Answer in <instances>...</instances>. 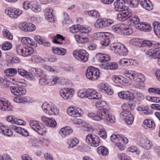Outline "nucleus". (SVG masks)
Returning a JSON list of instances; mask_svg holds the SVG:
<instances>
[{
    "label": "nucleus",
    "mask_w": 160,
    "mask_h": 160,
    "mask_svg": "<svg viewBox=\"0 0 160 160\" xmlns=\"http://www.w3.org/2000/svg\"><path fill=\"white\" fill-rule=\"evenodd\" d=\"M96 106L98 109L96 113L93 112H90L88 114V117L92 119H94L98 116H100L99 113L102 112L105 110H108V106L106 102L103 101H99L96 103Z\"/></svg>",
    "instance_id": "1"
},
{
    "label": "nucleus",
    "mask_w": 160,
    "mask_h": 160,
    "mask_svg": "<svg viewBox=\"0 0 160 160\" xmlns=\"http://www.w3.org/2000/svg\"><path fill=\"white\" fill-rule=\"evenodd\" d=\"M122 112L121 113V117L124 118L128 125H131L133 123V115L131 112L128 111L130 108L129 105L124 103L122 106Z\"/></svg>",
    "instance_id": "2"
},
{
    "label": "nucleus",
    "mask_w": 160,
    "mask_h": 160,
    "mask_svg": "<svg viewBox=\"0 0 160 160\" xmlns=\"http://www.w3.org/2000/svg\"><path fill=\"white\" fill-rule=\"evenodd\" d=\"M124 74L130 79L138 82H143L145 80V77L142 74L133 70H125L124 72Z\"/></svg>",
    "instance_id": "3"
},
{
    "label": "nucleus",
    "mask_w": 160,
    "mask_h": 160,
    "mask_svg": "<svg viewBox=\"0 0 160 160\" xmlns=\"http://www.w3.org/2000/svg\"><path fill=\"white\" fill-rule=\"evenodd\" d=\"M99 114L100 115V116L93 120L98 121L103 120L107 122H109L112 123L115 122V118L114 116L113 115L110 114L109 110H105L104 112L102 113L100 112Z\"/></svg>",
    "instance_id": "4"
},
{
    "label": "nucleus",
    "mask_w": 160,
    "mask_h": 160,
    "mask_svg": "<svg viewBox=\"0 0 160 160\" xmlns=\"http://www.w3.org/2000/svg\"><path fill=\"white\" fill-rule=\"evenodd\" d=\"M42 107L43 111L49 115H57L59 113V109L56 106L47 102L43 103Z\"/></svg>",
    "instance_id": "5"
},
{
    "label": "nucleus",
    "mask_w": 160,
    "mask_h": 160,
    "mask_svg": "<svg viewBox=\"0 0 160 160\" xmlns=\"http://www.w3.org/2000/svg\"><path fill=\"white\" fill-rule=\"evenodd\" d=\"M86 75L87 78L92 80L97 79L100 76L99 70L92 66H90L87 69Z\"/></svg>",
    "instance_id": "6"
},
{
    "label": "nucleus",
    "mask_w": 160,
    "mask_h": 160,
    "mask_svg": "<svg viewBox=\"0 0 160 160\" xmlns=\"http://www.w3.org/2000/svg\"><path fill=\"white\" fill-rule=\"evenodd\" d=\"M16 49L19 55L24 57L31 55L33 52V48L29 47H24L22 44L17 45Z\"/></svg>",
    "instance_id": "7"
},
{
    "label": "nucleus",
    "mask_w": 160,
    "mask_h": 160,
    "mask_svg": "<svg viewBox=\"0 0 160 160\" xmlns=\"http://www.w3.org/2000/svg\"><path fill=\"white\" fill-rule=\"evenodd\" d=\"M73 54L77 59L83 62H86L88 58V53L83 49L75 50L73 52Z\"/></svg>",
    "instance_id": "8"
},
{
    "label": "nucleus",
    "mask_w": 160,
    "mask_h": 160,
    "mask_svg": "<svg viewBox=\"0 0 160 160\" xmlns=\"http://www.w3.org/2000/svg\"><path fill=\"white\" fill-rule=\"evenodd\" d=\"M112 20L110 19L100 18L98 19L95 22L94 25L97 28L108 27L113 23Z\"/></svg>",
    "instance_id": "9"
},
{
    "label": "nucleus",
    "mask_w": 160,
    "mask_h": 160,
    "mask_svg": "<svg viewBox=\"0 0 160 160\" xmlns=\"http://www.w3.org/2000/svg\"><path fill=\"white\" fill-rule=\"evenodd\" d=\"M132 15V12L129 9L128 7H125L124 9L118 14L117 19L120 21H124L131 17Z\"/></svg>",
    "instance_id": "10"
},
{
    "label": "nucleus",
    "mask_w": 160,
    "mask_h": 160,
    "mask_svg": "<svg viewBox=\"0 0 160 160\" xmlns=\"http://www.w3.org/2000/svg\"><path fill=\"white\" fill-rule=\"evenodd\" d=\"M67 112L70 116L75 118L79 117L83 114V112L82 109L77 107H69L67 109Z\"/></svg>",
    "instance_id": "11"
},
{
    "label": "nucleus",
    "mask_w": 160,
    "mask_h": 160,
    "mask_svg": "<svg viewBox=\"0 0 160 160\" xmlns=\"http://www.w3.org/2000/svg\"><path fill=\"white\" fill-rule=\"evenodd\" d=\"M29 125L33 129L39 134H42L43 132H45L44 127L42 125L40 126L38 121H31L29 122Z\"/></svg>",
    "instance_id": "12"
},
{
    "label": "nucleus",
    "mask_w": 160,
    "mask_h": 160,
    "mask_svg": "<svg viewBox=\"0 0 160 160\" xmlns=\"http://www.w3.org/2000/svg\"><path fill=\"white\" fill-rule=\"evenodd\" d=\"M19 27L21 30L25 32H32L36 29V27L34 25L26 22L21 23Z\"/></svg>",
    "instance_id": "13"
},
{
    "label": "nucleus",
    "mask_w": 160,
    "mask_h": 160,
    "mask_svg": "<svg viewBox=\"0 0 160 160\" xmlns=\"http://www.w3.org/2000/svg\"><path fill=\"white\" fill-rule=\"evenodd\" d=\"M5 13L9 17L12 18H16L22 13V11L18 9L8 8L5 9Z\"/></svg>",
    "instance_id": "14"
},
{
    "label": "nucleus",
    "mask_w": 160,
    "mask_h": 160,
    "mask_svg": "<svg viewBox=\"0 0 160 160\" xmlns=\"http://www.w3.org/2000/svg\"><path fill=\"white\" fill-rule=\"evenodd\" d=\"M60 94L64 99H67L71 98L74 94V90L71 88H63L60 91Z\"/></svg>",
    "instance_id": "15"
},
{
    "label": "nucleus",
    "mask_w": 160,
    "mask_h": 160,
    "mask_svg": "<svg viewBox=\"0 0 160 160\" xmlns=\"http://www.w3.org/2000/svg\"><path fill=\"white\" fill-rule=\"evenodd\" d=\"M10 90L12 94L17 96L25 95L26 92L25 88L16 86L10 87Z\"/></svg>",
    "instance_id": "16"
},
{
    "label": "nucleus",
    "mask_w": 160,
    "mask_h": 160,
    "mask_svg": "<svg viewBox=\"0 0 160 160\" xmlns=\"http://www.w3.org/2000/svg\"><path fill=\"white\" fill-rule=\"evenodd\" d=\"M87 98L90 99H98L101 98V95L93 89L87 90Z\"/></svg>",
    "instance_id": "17"
},
{
    "label": "nucleus",
    "mask_w": 160,
    "mask_h": 160,
    "mask_svg": "<svg viewBox=\"0 0 160 160\" xmlns=\"http://www.w3.org/2000/svg\"><path fill=\"white\" fill-rule=\"evenodd\" d=\"M118 96L120 98L128 100H133L134 98L133 93L128 91H122L118 93Z\"/></svg>",
    "instance_id": "18"
},
{
    "label": "nucleus",
    "mask_w": 160,
    "mask_h": 160,
    "mask_svg": "<svg viewBox=\"0 0 160 160\" xmlns=\"http://www.w3.org/2000/svg\"><path fill=\"white\" fill-rule=\"evenodd\" d=\"M114 9L116 11L120 12L124 9L125 5V2L123 0H117L114 3Z\"/></svg>",
    "instance_id": "19"
},
{
    "label": "nucleus",
    "mask_w": 160,
    "mask_h": 160,
    "mask_svg": "<svg viewBox=\"0 0 160 160\" xmlns=\"http://www.w3.org/2000/svg\"><path fill=\"white\" fill-rule=\"evenodd\" d=\"M17 72H18L19 75L24 77H25L28 80L33 81L35 80V77L32 74L28 72L27 71L24 69L18 68Z\"/></svg>",
    "instance_id": "20"
},
{
    "label": "nucleus",
    "mask_w": 160,
    "mask_h": 160,
    "mask_svg": "<svg viewBox=\"0 0 160 160\" xmlns=\"http://www.w3.org/2000/svg\"><path fill=\"white\" fill-rule=\"evenodd\" d=\"M146 54L151 58L158 59L160 57V50L150 49L147 51Z\"/></svg>",
    "instance_id": "21"
},
{
    "label": "nucleus",
    "mask_w": 160,
    "mask_h": 160,
    "mask_svg": "<svg viewBox=\"0 0 160 160\" xmlns=\"http://www.w3.org/2000/svg\"><path fill=\"white\" fill-rule=\"evenodd\" d=\"M0 132L3 135L8 136H11L13 134L12 130L8 127L4 125L1 122H0Z\"/></svg>",
    "instance_id": "22"
},
{
    "label": "nucleus",
    "mask_w": 160,
    "mask_h": 160,
    "mask_svg": "<svg viewBox=\"0 0 160 160\" xmlns=\"http://www.w3.org/2000/svg\"><path fill=\"white\" fill-rule=\"evenodd\" d=\"M125 28V25L121 23L115 24L112 26V31L114 32L123 35V32Z\"/></svg>",
    "instance_id": "23"
},
{
    "label": "nucleus",
    "mask_w": 160,
    "mask_h": 160,
    "mask_svg": "<svg viewBox=\"0 0 160 160\" xmlns=\"http://www.w3.org/2000/svg\"><path fill=\"white\" fill-rule=\"evenodd\" d=\"M112 80L116 83H121L124 84L128 82V79L121 76L114 75L112 77Z\"/></svg>",
    "instance_id": "24"
},
{
    "label": "nucleus",
    "mask_w": 160,
    "mask_h": 160,
    "mask_svg": "<svg viewBox=\"0 0 160 160\" xmlns=\"http://www.w3.org/2000/svg\"><path fill=\"white\" fill-rule=\"evenodd\" d=\"M139 1L140 5L143 8L149 11L153 9L152 3L149 0H139Z\"/></svg>",
    "instance_id": "25"
},
{
    "label": "nucleus",
    "mask_w": 160,
    "mask_h": 160,
    "mask_svg": "<svg viewBox=\"0 0 160 160\" xmlns=\"http://www.w3.org/2000/svg\"><path fill=\"white\" fill-rule=\"evenodd\" d=\"M98 87L100 91L104 92H106L109 95H112L113 93V91L107 84L101 83L99 85Z\"/></svg>",
    "instance_id": "26"
},
{
    "label": "nucleus",
    "mask_w": 160,
    "mask_h": 160,
    "mask_svg": "<svg viewBox=\"0 0 160 160\" xmlns=\"http://www.w3.org/2000/svg\"><path fill=\"white\" fill-rule=\"evenodd\" d=\"M53 9L49 8L47 9L46 11V18L49 22H54L55 21V16H53Z\"/></svg>",
    "instance_id": "27"
},
{
    "label": "nucleus",
    "mask_w": 160,
    "mask_h": 160,
    "mask_svg": "<svg viewBox=\"0 0 160 160\" xmlns=\"http://www.w3.org/2000/svg\"><path fill=\"white\" fill-rule=\"evenodd\" d=\"M96 58L100 62H105L110 60V57L107 54L98 53L96 55Z\"/></svg>",
    "instance_id": "28"
},
{
    "label": "nucleus",
    "mask_w": 160,
    "mask_h": 160,
    "mask_svg": "<svg viewBox=\"0 0 160 160\" xmlns=\"http://www.w3.org/2000/svg\"><path fill=\"white\" fill-rule=\"evenodd\" d=\"M11 128L15 132L19 133L24 136L27 137L29 135V133L27 130L20 127L14 126L11 125Z\"/></svg>",
    "instance_id": "29"
},
{
    "label": "nucleus",
    "mask_w": 160,
    "mask_h": 160,
    "mask_svg": "<svg viewBox=\"0 0 160 160\" xmlns=\"http://www.w3.org/2000/svg\"><path fill=\"white\" fill-rule=\"evenodd\" d=\"M72 129L70 127H66L61 128L59 131V133L63 138L65 137L68 134L72 132Z\"/></svg>",
    "instance_id": "30"
},
{
    "label": "nucleus",
    "mask_w": 160,
    "mask_h": 160,
    "mask_svg": "<svg viewBox=\"0 0 160 160\" xmlns=\"http://www.w3.org/2000/svg\"><path fill=\"white\" fill-rule=\"evenodd\" d=\"M52 51L54 53L61 56L65 55L67 52L66 49L61 48L53 47L52 48Z\"/></svg>",
    "instance_id": "31"
},
{
    "label": "nucleus",
    "mask_w": 160,
    "mask_h": 160,
    "mask_svg": "<svg viewBox=\"0 0 160 160\" xmlns=\"http://www.w3.org/2000/svg\"><path fill=\"white\" fill-rule=\"evenodd\" d=\"M130 24L134 25L135 27L137 28L138 27L141 22H140V19L137 16H134L129 20Z\"/></svg>",
    "instance_id": "32"
},
{
    "label": "nucleus",
    "mask_w": 160,
    "mask_h": 160,
    "mask_svg": "<svg viewBox=\"0 0 160 160\" xmlns=\"http://www.w3.org/2000/svg\"><path fill=\"white\" fill-rule=\"evenodd\" d=\"M134 63V61L132 59L123 58L119 61V64L123 66L132 65Z\"/></svg>",
    "instance_id": "33"
},
{
    "label": "nucleus",
    "mask_w": 160,
    "mask_h": 160,
    "mask_svg": "<svg viewBox=\"0 0 160 160\" xmlns=\"http://www.w3.org/2000/svg\"><path fill=\"white\" fill-rule=\"evenodd\" d=\"M137 29L145 32H149L151 30L152 28L150 25L148 23L141 22L140 24Z\"/></svg>",
    "instance_id": "34"
},
{
    "label": "nucleus",
    "mask_w": 160,
    "mask_h": 160,
    "mask_svg": "<svg viewBox=\"0 0 160 160\" xmlns=\"http://www.w3.org/2000/svg\"><path fill=\"white\" fill-rule=\"evenodd\" d=\"M122 44L121 43H116L112 44L110 46L111 50L115 53L119 54L121 52L120 49Z\"/></svg>",
    "instance_id": "35"
},
{
    "label": "nucleus",
    "mask_w": 160,
    "mask_h": 160,
    "mask_svg": "<svg viewBox=\"0 0 160 160\" xmlns=\"http://www.w3.org/2000/svg\"><path fill=\"white\" fill-rule=\"evenodd\" d=\"M153 28L156 35L160 38V23L157 22H153Z\"/></svg>",
    "instance_id": "36"
},
{
    "label": "nucleus",
    "mask_w": 160,
    "mask_h": 160,
    "mask_svg": "<svg viewBox=\"0 0 160 160\" xmlns=\"http://www.w3.org/2000/svg\"><path fill=\"white\" fill-rule=\"evenodd\" d=\"M144 125L151 129H153L155 127L154 121L151 119H146L143 122Z\"/></svg>",
    "instance_id": "37"
},
{
    "label": "nucleus",
    "mask_w": 160,
    "mask_h": 160,
    "mask_svg": "<svg viewBox=\"0 0 160 160\" xmlns=\"http://www.w3.org/2000/svg\"><path fill=\"white\" fill-rule=\"evenodd\" d=\"M4 72L7 76L12 77L17 74V70L16 69L10 68L5 70Z\"/></svg>",
    "instance_id": "38"
},
{
    "label": "nucleus",
    "mask_w": 160,
    "mask_h": 160,
    "mask_svg": "<svg viewBox=\"0 0 160 160\" xmlns=\"http://www.w3.org/2000/svg\"><path fill=\"white\" fill-rule=\"evenodd\" d=\"M48 78V85L49 86L54 85L59 81V79L58 77L55 76L49 77Z\"/></svg>",
    "instance_id": "39"
},
{
    "label": "nucleus",
    "mask_w": 160,
    "mask_h": 160,
    "mask_svg": "<svg viewBox=\"0 0 160 160\" xmlns=\"http://www.w3.org/2000/svg\"><path fill=\"white\" fill-rule=\"evenodd\" d=\"M21 42L25 44H29L33 46H36L37 44L33 42V40L27 37H23L21 40Z\"/></svg>",
    "instance_id": "40"
},
{
    "label": "nucleus",
    "mask_w": 160,
    "mask_h": 160,
    "mask_svg": "<svg viewBox=\"0 0 160 160\" xmlns=\"http://www.w3.org/2000/svg\"><path fill=\"white\" fill-rule=\"evenodd\" d=\"M110 33L107 32H97L94 33L93 37L95 39H99L105 36H109Z\"/></svg>",
    "instance_id": "41"
},
{
    "label": "nucleus",
    "mask_w": 160,
    "mask_h": 160,
    "mask_svg": "<svg viewBox=\"0 0 160 160\" xmlns=\"http://www.w3.org/2000/svg\"><path fill=\"white\" fill-rule=\"evenodd\" d=\"M130 43L133 45L138 47H142V41L137 38H133L130 41Z\"/></svg>",
    "instance_id": "42"
},
{
    "label": "nucleus",
    "mask_w": 160,
    "mask_h": 160,
    "mask_svg": "<svg viewBox=\"0 0 160 160\" xmlns=\"http://www.w3.org/2000/svg\"><path fill=\"white\" fill-rule=\"evenodd\" d=\"M64 40V38L60 34H58L53 38L52 41L53 43L62 44V42L61 41Z\"/></svg>",
    "instance_id": "43"
},
{
    "label": "nucleus",
    "mask_w": 160,
    "mask_h": 160,
    "mask_svg": "<svg viewBox=\"0 0 160 160\" xmlns=\"http://www.w3.org/2000/svg\"><path fill=\"white\" fill-rule=\"evenodd\" d=\"M97 152L98 153L102 155H107L108 153V149L104 147L101 146L98 148Z\"/></svg>",
    "instance_id": "44"
},
{
    "label": "nucleus",
    "mask_w": 160,
    "mask_h": 160,
    "mask_svg": "<svg viewBox=\"0 0 160 160\" xmlns=\"http://www.w3.org/2000/svg\"><path fill=\"white\" fill-rule=\"evenodd\" d=\"M85 13L86 14H88L92 17L95 18L99 17V14L97 11L95 10L86 11Z\"/></svg>",
    "instance_id": "45"
},
{
    "label": "nucleus",
    "mask_w": 160,
    "mask_h": 160,
    "mask_svg": "<svg viewBox=\"0 0 160 160\" xmlns=\"http://www.w3.org/2000/svg\"><path fill=\"white\" fill-rule=\"evenodd\" d=\"M12 47V43L8 41H6L1 46V48L3 50L7 51L10 50Z\"/></svg>",
    "instance_id": "46"
},
{
    "label": "nucleus",
    "mask_w": 160,
    "mask_h": 160,
    "mask_svg": "<svg viewBox=\"0 0 160 160\" xmlns=\"http://www.w3.org/2000/svg\"><path fill=\"white\" fill-rule=\"evenodd\" d=\"M67 143L69 146L72 148L75 147L78 144L79 141L77 138H74L68 140Z\"/></svg>",
    "instance_id": "47"
},
{
    "label": "nucleus",
    "mask_w": 160,
    "mask_h": 160,
    "mask_svg": "<svg viewBox=\"0 0 160 160\" xmlns=\"http://www.w3.org/2000/svg\"><path fill=\"white\" fill-rule=\"evenodd\" d=\"M74 37L77 42L81 44H83L87 41L86 38L78 34H76L74 36Z\"/></svg>",
    "instance_id": "48"
},
{
    "label": "nucleus",
    "mask_w": 160,
    "mask_h": 160,
    "mask_svg": "<svg viewBox=\"0 0 160 160\" xmlns=\"http://www.w3.org/2000/svg\"><path fill=\"white\" fill-rule=\"evenodd\" d=\"M118 67L117 63L115 62H111L104 66V68L107 69H116Z\"/></svg>",
    "instance_id": "49"
},
{
    "label": "nucleus",
    "mask_w": 160,
    "mask_h": 160,
    "mask_svg": "<svg viewBox=\"0 0 160 160\" xmlns=\"http://www.w3.org/2000/svg\"><path fill=\"white\" fill-rule=\"evenodd\" d=\"M78 96L81 98H87V90L81 89L77 92Z\"/></svg>",
    "instance_id": "50"
},
{
    "label": "nucleus",
    "mask_w": 160,
    "mask_h": 160,
    "mask_svg": "<svg viewBox=\"0 0 160 160\" xmlns=\"http://www.w3.org/2000/svg\"><path fill=\"white\" fill-rule=\"evenodd\" d=\"M3 36L7 39L9 40H12L13 38L12 34L7 29H4L2 31Z\"/></svg>",
    "instance_id": "51"
},
{
    "label": "nucleus",
    "mask_w": 160,
    "mask_h": 160,
    "mask_svg": "<svg viewBox=\"0 0 160 160\" xmlns=\"http://www.w3.org/2000/svg\"><path fill=\"white\" fill-rule=\"evenodd\" d=\"M95 135L91 134H88L86 137V142L89 145H91V144H92V140L94 138Z\"/></svg>",
    "instance_id": "52"
},
{
    "label": "nucleus",
    "mask_w": 160,
    "mask_h": 160,
    "mask_svg": "<svg viewBox=\"0 0 160 160\" xmlns=\"http://www.w3.org/2000/svg\"><path fill=\"white\" fill-rule=\"evenodd\" d=\"M81 28V25L79 24L74 25L70 27V31L72 33H76L80 31Z\"/></svg>",
    "instance_id": "53"
},
{
    "label": "nucleus",
    "mask_w": 160,
    "mask_h": 160,
    "mask_svg": "<svg viewBox=\"0 0 160 160\" xmlns=\"http://www.w3.org/2000/svg\"><path fill=\"white\" fill-rule=\"evenodd\" d=\"M31 6L32 11L35 12H39L41 10L40 6L39 5L37 4L36 2H33Z\"/></svg>",
    "instance_id": "54"
},
{
    "label": "nucleus",
    "mask_w": 160,
    "mask_h": 160,
    "mask_svg": "<svg viewBox=\"0 0 160 160\" xmlns=\"http://www.w3.org/2000/svg\"><path fill=\"white\" fill-rule=\"evenodd\" d=\"M46 126L50 127H54L57 125L56 122L52 118H49Z\"/></svg>",
    "instance_id": "55"
},
{
    "label": "nucleus",
    "mask_w": 160,
    "mask_h": 160,
    "mask_svg": "<svg viewBox=\"0 0 160 160\" xmlns=\"http://www.w3.org/2000/svg\"><path fill=\"white\" fill-rule=\"evenodd\" d=\"M48 78L44 76L39 79V83L42 85H48Z\"/></svg>",
    "instance_id": "56"
},
{
    "label": "nucleus",
    "mask_w": 160,
    "mask_h": 160,
    "mask_svg": "<svg viewBox=\"0 0 160 160\" xmlns=\"http://www.w3.org/2000/svg\"><path fill=\"white\" fill-rule=\"evenodd\" d=\"M108 36H105L101 41V43L103 46H107L110 44V41Z\"/></svg>",
    "instance_id": "57"
},
{
    "label": "nucleus",
    "mask_w": 160,
    "mask_h": 160,
    "mask_svg": "<svg viewBox=\"0 0 160 160\" xmlns=\"http://www.w3.org/2000/svg\"><path fill=\"white\" fill-rule=\"evenodd\" d=\"M117 157L120 160H130V157L123 153H119L117 154Z\"/></svg>",
    "instance_id": "58"
},
{
    "label": "nucleus",
    "mask_w": 160,
    "mask_h": 160,
    "mask_svg": "<svg viewBox=\"0 0 160 160\" xmlns=\"http://www.w3.org/2000/svg\"><path fill=\"white\" fill-rule=\"evenodd\" d=\"M80 31L83 33H88L91 31V28L87 26H81V25Z\"/></svg>",
    "instance_id": "59"
},
{
    "label": "nucleus",
    "mask_w": 160,
    "mask_h": 160,
    "mask_svg": "<svg viewBox=\"0 0 160 160\" xmlns=\"http://www.w3.org/2000/svg\"><path fill=\"white\" fill-rule=\"evenodd\" d=\"M95 138H94L93 140H92V144H91V146L94 147H97L99 146L100 141L99 138L97 136H94Z\"/></svg>",
    "instance_id": "60"
},
{
    "label": "nucleus",
    "mask_w": 160,
    "mask_h": 160,
    "mask_svg": "<svg viewBox=\"0 0 160 160\" xmlns=\"http://www.w3.org/2000/svg\"><path fill=\"white\" fill-rule=\"evenodd\" d=\"M121 47V48L120 51L121 52H120L119 54L123 56L126 55L128 52L127 48H126L125 45L123 44H122Z\"/></svg>",
    "instance_id": "61"
},
{
    "label": "nucleus",
    "mask_w": 160,
    "mask_h": 160,
    "mask_svg": "<svg viewBox=\"0 0 160 160\" xmlns=\"http://www.w3.org/2000/svg\"><path fill=\"white\" fill-rule=\"evenodd\" d=\"M133 32L132 29L130 28H126L125 26V28L124 29L123 32V35H128L132 34Z\"/></svg>",
    "instance_id": "62"
},
{
    "label": "nucleus",
    "mask_w": 160,
    "mask_h": 160,
    "mask_svg": "<svg viewBox=\"0 0 160 160\" xmlns=\"http://www.w3.org/2000/svg\"><path fill=\"white\" fill-rule=\"evenodd\" d=\"M32 61L37 62H43L44 60L41 57L36 55H33L32 58Z\"/></svg>",
    "instance_id": "63"
},
{
    "label": "nucleus",
    "mask_w": 160,
    "mask_h": 160,
    "mask_svg": "<svg viewBox=\"0 0 160 160\" xmlns=\"http://www.w3.org/2000/svg\"><path fill=\"white\" fill-rule=\"evenodd\" d=\"M4 108H5V109L3 110V111H10L12 110L13 109V106L8 100L7 103L6 104H5Z\"/></svg>",
    "instance_id": "64"
}]
</instances>
